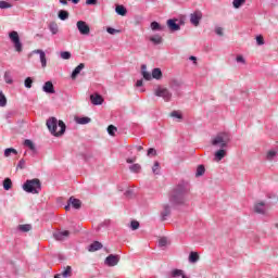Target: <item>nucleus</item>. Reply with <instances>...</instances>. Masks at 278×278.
I'll list each match as a JSON object with an SVG mask.
<instances>
[{
	"label": "nucleus",
	"instance_id": "nucleus-33",
	"mask_svg": "<svg viewBox=\"0 0 278 278\" xmlns=\"http://www.w3.org/2000/svg\"><path fill=\"white\" fill-rule=\"evenodd\" d=\"M18 230L23 231L24 233H27V231H31V225L29 224L20 225Z\"/></svg>",
	"mask_w": 278,
	"mask_h": 278
},
{
	"label": "nucleus",
	"instance_id": "nucleus-28",
	"mask_svg": "<svg viewBox=\"0 0 278 278\" xmlns=\"http://www.w3.org/2000/svg\"><path fill=\"white\" fill-rule=\"evenodd\" d=\"M24 147H28V149H30V151L36 152V146L34 144L33 140L26 139L24 141Z\"/></svg>",
	"mask_w": 278,
	"mask_h": 278
},
{
	"label": "nucleus",
	"instance_id": "nucleus-58",
	"mask_svg": "<svg viewBox=\"0 0 278 278\" xmlns=\"http://www.w3.org/2000/svg\"><path fill=\"white\" fill-rule=\"evenodd\" d=\"M126 162L127 164H134V162H136V159H127Z\"/></svg>",
	"mask_w": 278,
	"mask_h": 278
},
{
	"label": "nucleus",
	"instance_id": "nucleus-34",
	"mask_svg": "<svg viewBox=\"0 0 278 278\" xmlns=\"http://www.w3.org/2000/svg\"><path fill=\"white\" fill-rule=\"evenodd\" d=\"M3 188L4 190H12V179L5 178L3 180Z\"/></svg>",
	"mask_w": 278,
	"mask_h": 278
},
{
	"label": "nucleus",
	"instance_id": "nucleus-7",
	"mask_svg": "<svg viewBox=\"0 0 278 278\" xmlns=\"http://www.w3.org/2000/svg\"><path fill=\"white\" fill-rule=\"evenodd\" d=\"M76 27L81 36H90V26L84 21H78Z\"/></svg>",
	"mask_w": 278,
	"mask_h": 278
},
{
	"label": "nucleus",
	"instance_id": "nucleus-48",
	"mask_svg": "<svg viewBox=\"0 0 278 278\" xmlns=\"http://www.w3.org/2000/svg\"><path fill=\"white\" fill-rule=\"evenodd\" d=\"M166 244H168V240L166 238H161L159 240V247H166Z\"/></svg>",
	"mask_w": 278,
	"mask_h": 278
},
{
	"label": "nucleus",
	"instance_id": "nucleus-54",
	"mask_svg": "<svg viewBox=\"0 0 278 278\" xmlns=\"http://www.w3.org/2000/svg\"><path fill=\"white\" fill-rule=\"evenodd\" d=\"M17 168H21V169L25 168V159L20 160L17 164Z\"/></svg>",
	"mask_w": 278,
	"mask_h": 278
},
{
	"label": "nucleus",
	"instance_id": "nucleus-26",
	"mask_svg": "<svg viewBox=\"0 0 278 278\" xmlns=\"http://www.w3.org/2000/svg\"><path fill=\"white\" fill-rule=\"evenodd\" d=\"M150 27L152 31H162V29H164V27H162V25H160L157 22H152Z\"/></svg>",
	"mask_w": 278,
	"mask_h": 278
},
{
	"label": "nucleus",
	"instance_id": "nucleus-61",
	"mask_svg": "<svg viewBox=\"0 0 278 278\" xmlns=\"http://www.w3.org/2000/svg\"><path fill=\"white\" fill-rule=\"evenodd\" d=\"M190 60H192L193 62H197V56H190Z\"/></svg>",
	"mask_w": 278,
	"mask_h": 278
},
{
	"label": "nucleus",
	"instance_id": "nucleus-1",
	"mask_svg": "<svg viewBox=\"0 0 278 278\" xmlns=\"http://www.w3.org/2000/svg\"><path fill=\"white\" fill-rule=\"evenodd\" d=\"M231 142V135L228 132H219L213 140V147H219L220 149L215 152V162H220L224 157H227V144Z\"/></svg>",
	"mask_w": 278,
	"mask_h": 278
},
{
	"label": "nucleus",
	"instance_id": "nucleus-17",
	"mask_svg": "<svg viewBox=\"0 0 278 278\" xmlns=\"http://www.w3.org/2000/svg\"><path fill=\"white\" fill-rule=\"evenodd\" d=\"M103 249V244L99 241H94L93 243H91L89 247H88V251L90 253H94V251H99Z\"/></svg>",
	"mask_w": 278,
	"mask_h": 278
},
{
	"label": "nucleus",
	"instance_id": "nucleus-22",
	"mask_svg": "<svg viewBox=\"0 0 278 278\" xmlns=\"http://www.w3.org/2000/svg\"><path fill=\"white\" fill-rule=\"evenodd\" d=\"M115 12L119 14V16H126L127 15V9L123 5H117L115 8Z\"/></svg>",
	"mask_w": 278,
	"mask_h": 278
},
{
	"label": "nucleus",
	"instance_id": "nucleus-47",
	"mask_svg": "<svg viewBox=\"0 0 278 278\" xmlns=\"http://www.w3.org/2000/svg\"><path fill=\"white\" fill-rule=\"evenodd\" d=\"M142 167L140 166V164H134L130 166V170L132 173H138Z\"/></svg>",
	"mask_w": 278,
	"mask_h": 278
},
{
	"label": "nucleus",
	"instance_id": "nucleus-20",
	"mask_svg": "<svg viewBox=\"0 0 278 278\" xmlns=\"http://www.w3.org/2000/svg\"><path fill=\"white\" fill-rule=\"evenodd\" d=\"M70 203L75 210H79L81 207V200L79 199L70 198Z\"/></svg>",
	"mask_w": 278,
	"mask_h": 278
},
{
	"label": "nucleus",
	"instance_id": "nucleus-51",
	"mask_svg": "<svg viewBox=\"0 0 278 278\" xmlns=\"http://www.w3.org/2000/svg\"><path fill=\"white\" fill-rule=\"evenodd\" d=\"M256 42H257L258 46L264 45V37L262 35H258L256 37Z\"/></svg>",
	"mask_w": 278,
	"mask_h": 278
},
{
	"label": "nucleus",
	"instance_id": "nucleus-56",
	"mask_svg": "<svg viewBox=\"0 0 278 278\" xmlns=\"http://www.w3.org/2000/svg\"><path fill=\"white\" fill-rule=\"evenodd\" d=\"M87 5H97V0H86Z\"/></svg>",
	"mask_w": 278,
	"mask_h": 278
},
{
	"label": "nucleus",
	"instance_id": "nucleus-6",
	"mask_svg": "<svg viewBox=\"0 0 278 278\" xmlns=\"http://www.w3.org/2000/svg\"><path fill=\"white\" fill-rule=\"evenodd\" d=\"M154 94L156 97H161L162 99H164V101H170V99L173 98V93H170V91L166 88H162V87H159Z\"/></svg>",
	"mask_w": 278,
	"mask_h": 278
},
{
	"label": "nucleus",
	"instance_id": "nucleus-3",
	"mask_svg": "<svg viewBox=\"0 0 278 278\" xmlns=\"http://www.w3.org/2000/svg\"><path fill=\"white\" fill-rule=\"evenodd\" d=\"M46 125L52 134V136H55L56 138H60V136H64L66 131V124H64L63 121H58L55 117H50L47 119Z\"/></svg>",
	"mask_w": 278,
	"mask_h": 278
},
{
	"label": "nucleus",
	"instance_id": "nucleus-32",
	"mask_svg": "<svg viewBox=\"0 0 278 278\" xmlns=\"http://www.w3.org/2000/svg\"><path fill=\"white\" fill-rule=\"evenodd\" d=\"M150 42H153V45H162V36L156 35V36L150 37Z\"/></svg>",
	"mask_w": 278,
	"mask_h": 278
},
{
	"label": "nucleus",
	"instance_id": "nucleus-10",
	"mask_svg": "<svg viewBox=\"0 0 278 278\" xmlns=\"http://www.w3.org/2000/svg\"><path fill=\"white\" fill-rule=\"evenodd\" d=\"M42 90L47 94H55V87L53 86V83L51 80L45 83Z\"/></svg>",
	"mask_w": 278,
	"mask_h": 278
},
{
	"label": "nucleus",
	"instance_id": "nucleus-14",
	"mask_svg": "<svg viewBox=\"0 0 278 278\" xmlns=\"http://www.w3.org/2000/svg\"><path fill=\"white\" fill-rule=\"evenodd\" d=\"M53 236L55 240L62 241V240H66V238L71 236V231L68 230L59 231V232H55Z\"/></svg>",
	"mask_w": 278,
	"mask_h": 278
},
{
	"label": "nucleus",
	"instance_id": "nucleus-8",
	"mask_svg": "<svg viewBox=\"0 0 278 278\" xmlns=\"http://www.w3.org/2000/svg\"><path fill=\"white\" fill-rule=\"evenodd\" d=\"M203 18V13L201 11H195L190 15V23L194 25V27H199L201 20Z\"/></svg>",
	"mask_w": 278,
	"mask_h": 278
},
{
	"label": "nucleus",
	"instance_id": "nucleus-36",
	"mask_svg": "<svg viewBox=\"0 0 278 278\" xmlns=\"http://www.w3.org/2000/svg\"><path fill=\"white\" fill-rule=\"evenodd\" d=\"M245 2L247 0H233L232 5L238 10V8L244 5Z\"/></svg>",
	"mask_w": 278,
	"mask_h": 278
},
{
	"label": "nucleus",
	"instance_id": "nucleus-21",
	"mask_svg": "<svg viewBox=\"0 0 278 278\" xmlns=\"http://www.w3.org/2000/svg\"><path fill=\"white\" fill-rule=\"evenodd\" d=\"M152 78L157 80L162 79V70L160 67L152 70Z\"/></svg>",
	"mask_w": 278,
	"mask_h": 278
},
{
	"label": "nucleus",
	"instance_id": "nucleus-39",
	"mask_svg": "<svg viewBox=\"0 0 278 278\" xmlns=\"http://www.w3.org/2000/svg\"><path fill=\"white\" fill-rule=\"evenodd\" d=\"M49 29H50L51 34H53V35L58 34V31H59V27L55 23H51L49 26Z\"/></svg>",
	"mask_w": 278,
	"mask_h": 278
},
{
	"label": "nucleus",
	"instance_id": "nucleus-19",
	"mask_svg": "<svg viewBox=\"0 0 278 278\" xmlns=\"http://www.w3.org/2000/svg\"><path fill=\"white\" fill-rule=\"evenodd\" d=\"M162 220H166L167 216H170V206L168 204H165L163 206V212L161 213Z\"/></svg>",
	"mask_w": 278,
	"mask_h": 278
},
{
	"label": "nucleus",
	"instance_id": "nucleus-41",
	"mask_svg": "<svg viewBox=\"0 0 278 278\" xmlns=\"http://www.w3.org/2000/svg\"><path fill=\"white\" fill-rule=\"evenodd\" d=\"M8 8H12V4L5 1H0V10H8Z\"/></svg>",
	"mask_w": 278,
	"mask_h": 278
},
{
	"label": "nucleus",
	"instance_id": "nucleus-62",
	"mask_svg": "<svg viewBox=\"0 0 278 278\" xmlns=\"http://www.w3.org/2000/svg\"><path fill=\"white\" fill-rule=\"evenodd\" d=\"M65 210H66V212H68V210H71V205H66Z\"/></svg>",
	"mask_w": 278,
	"mask_h": 278
},
{
	"label": "nucleus",
	"instance_id": "nucleus-18",
	"mask_svg": "<svg viewBox=\"0 0 278 278\" xmlns=\"http://www.w3.org/2000/svg\"><path fill=\"white\" fill-rule=\"evenodd\" d=\"M141 75L147 81H151V79H153L151 73L147 72V66L144 64L141 65Z\"/></svg>",
	"mask_w": 278,
	"mask_h": 278
},
{
	"label": "nucleus",
	"instance_id": "nucleus-15",
	"mask_svg": "<svg viewBox=\"0 0 278 278\" xmlns=\"http://www.w3.org/2000/svg\"><path fill=\"white\" fill-rule=\"evenodd\" d=\"M34 53H38L42 68H47V54L42 50H35Z\"/></svg>",
	"mask_w": 278,
	"mask_h": 278
},
{
	"label": "nucleus",
	"instance_id": "nucleus-35",
	"mask_svg": "<svg viewBox=\"0 0 278 278\" xmlns=\"http://www.w3.org/2000/svg\"><path fill=\"white\" fill-rule=\"evenodd\" d=\"M197 177H201L205 175V166L199 165L195 173Z\"/></svg>",
	"mask_w": 278,
	"mask_h": 278
},
{
	"label": "nucleus",
	"instance_id": "nucleus-2",
	"mask_svg": "<svg viewBox=\"0 0 278 278\" xmlns=\"http://www.w3.org/2000/svg\"><path fill=\"white\" fill-rule=\"evenodd\" d=\"M190 192V185L188 182L178 184L169 194V202L172 205H181L186 203V197Z\"/></svg>",
	"mask_w": 278,
	"mask_h": 278
},
{
	"label": "nucleus",
	"instance_id": "nucleus-11",
	"mask_svg": "<svg viewBox=\"0 0 278 278\" xmlns=\"http://www.w3.org/2000/svg\"><path fill=\"white\" fill-rule=\"evenodd\" d=\"M267 210H268V207L266 206V203H264V202H258L254 205V212L256 214H266Z\"/></svg>",
	"mask_w": 278,
	"mask_h": 278
},
{
	"label": "nucleus",
	"instance_id": "nucleus-49",
	"mask_svg": "<svg viewBox=\"0 0 278 278\" xmlns=\"http://www.w3.org/2000/svg\"><path fill=\"white\" fill-rule=\"evenodd\" d=\"M157 170H160V162H155L153 167H152V172L157 175Z\"/></svg>",
	"mask_w": 278,
	"mask_h": 278
},
{
	"label": "nucleus",
	"instance_id": "nucleus-29",
	"mask_svg": "<svg viewBox=\"0 0 278 278\" xmlns=\"http://www.w3.org/2000/svg\"><path fill=\"white\" fill-rule=\"evenodd\" d=\"M276 156H277V151L269 150L266 154V160H268V162H273V160H275Z\"/></svg>",
	"mask_w": 278,
	"mask_h": 278
},
{
	"label": "nucleus",
	"instance_id": "nucleus-53",
	"mask_svg": "<svg viewBox=\"0 0 278 278\" xmlns=\"http://www.w3.org/2000/svg\"><path fill=\"white\" fill-rule=\"evenodd\" d=\"M148 155H153V156H155V155H157V151H156L155 149H153V148H150V149L148 150Z\"/></svg>",
	"mask_w": 278,
	"mask_h": 278
},
{
	"label": "nucleus",
	"instance_id": "nucleus-59",
	"mask_svg": "<svg viewBox=\"0 0 278 278\" xmlns=\"http://www.w3.org/2000/svg\"><path fill=\"white\" fill-rule=\"evenodd\" d=\"M60 3H62V5H67L68 4V0H60Z\"/></svg>",
	"mask_w": 278,
	"mask_h": 278
},
{
	"label": "nucleus",
	"instance_id": "nucleus-63",
	"mask_svg": "<svg viewBox=\"0 0 278 278\" xmlns=\"http://www.w3.org/2000/svg\"><path fill=\"white\" fill-rule=\"evenodd\" d=\"M72 2L77 4V3H79V0H72Z\"/></svg>",
	"mask_w": 278,
	"mask_h": 278
},
{
	"label": "nucleus",
	"instance_id": "nucleus-57",
	"mask_svg": "<svg viewBox=\"0 0 278 278\" xmlns=\"http://www.w3.org/2000/svg\"><path fill=\"white\" fill-rule=\"evenodd\" d=\"M136 86L137 88H140L142 86V79L137 80Z\"/></svg>",
	"mask_w": 278,
	"mask_h": 278
},
{
	"label": "nucleus",
	"instance_id": "nucleus-42",
	"mask_svg": "<svg viewBox=\"0 0 278 278\" xmlns=\"http://www.w3.org/2000/svg\"><path fill=\"white\" fill-rule=\"evenodd\" d=\"M170 116H172L173 118H179L180 121H181V118H184V115H181V113H180L179 111H173V112L170 113Z\"/></svg>",
	"mask_w": 278,
	"mask_h": 278
},
{
	"label": "nucleus",
	"instance_id": "nucleus-43",
	"mask_svg": "<svg viewBox=\"0 0 278 278\" xmlns=\"http://www.w3.org/2000/svg\"><path fill=\"white\" fill-rule=\"evenodd\" d=\"M106 31H108V34H111V36H114L116 34H121V30H118L116 28H112V27H108Z\"/></svg>",
	"mask_w": 278,
	"mask_h": 278
},
{
	"label": "nucleus",
	"instance_id": "nucleus-52",
	"mask_svg": "<svg viewBox=\"0 0 278 278\" xmlns=\"http://www.w3.org/2000/svg\"><path fill=\"white\" fill-rule=\"evenodd\" d=\"M237 62H239L240 64H247V60H244V56L242 55H237Z\"/></svg>",
	"mask_w": 278,
	"mask_h": 278
},
{
	"label": "nucleus",
	"instance_id": "nucleus-25",
	"mask_svg": "<svg viewBox=\"0 0 278 278\" xmlns=\"http://www.w3.org/2000/svg\"><path fill=\"white\" fill-rule=\"evenodd\" d=\"M8 105V99L5 98V94H3V91L0 89V108H5Z\"/></svg>",
	"mask_w": 278,
	"mask_h": 278
},
{
	"label": "nucleus",
	"instance_id": "nucleus-30",
	"mask_svg": "<svg viewBox=\"0 0 278 278\" xmlns=\"http://www.w3.org/2000/svg\"><path fill=\"white\" fill-rule=\"evenodd\" d=\"M4 81L5 84H14V80L12 79V73L10 71L4 73Z\"/></svg>",
	"mask_w": 278,
	"mask_h": 278
},
{
	"label": "nucleus",
	"instance_id": "nucleus-44",
	"mask_svg": "<svg viewBox=\"0 0 278 278\" xmlns=\"http://www.w3.org/2000/svg\"><path fill=\"white\" fill-rule=\"evenodd\" d=\"M31 84H34V79H31V77H27L24 81L25 88H31Z\"/></svg>",
	"mask_w": 278,
	"mask_h": 278
},
{
	"label": "nucleus",
	"instance_id": "nucleus-64",
	"mask_svg": "<svg viewBox=\"0 0 278 278\" xmlns=\"http://www.w3.org/2000/svg\"><path fill=\"white\" fill-rule=\"evenodd\" d=\"M276 227L278 228V224H276Z\"/></svg>",
	"mask_w": 278,
	"mask_h": 278
},
{
	"label": "nucleus",
	"instance_id": "nucleus-4",
	"mask_svg": "<svg viewBox=\"0 0 278 278\" xmlns=\"http://www.w3.org/2000/svg\"><path fill=\"white\" fill-rule=\"evenodd\" d=\"M23 190L30 194H38L42 190V184L38 178L26 180V184L23 185Z\"/></svg>",
	"mask_w": 278,
	"mask_h": 278
},
{
	"label": "nucleus",
	"instance_id": "nucleus-23",
	"mask_svg": "<svg viewBox=\"0 0 278 278\" xmlns=\"http://www.w3.org/2000/svg\"><path fill=\"white\" fill-rule=\"evenodd\" d=\"M189 262L191 264H197V262H199V253L190 252V254H189Z\"/></svg>",
	"mask_w": 278,
	"mask_h": 278
},
{
	"label": "nucleus",
	"instance_id": "nucleus-13",
	"mask_svg": "<svg viewBox=\"0 0 278 278\" xmlns=\"http://www.w3.org/2000/svg\"><path fill=\"white\" fill-rule=\"evenodd\" d=\"M167 27L170 31H179L181 29V26L177 24V20H168Z\"/></svg>",
	"mask_w": 278,
	"mask_h": 278
},
{
	"label": "nucleus",
	"instance_id": "nucleus-16",
	"mask_svg": "<svg viewBox=\"0 0 278 278\" xmlns=\"http://www.w3.org/2000/svg\"><path fill=\"white\" fill-rule=\"evenodd\" d=\"M84 68H86V64L84 63H80L78 66H76L75 70L72 72V79H77V75H79V73H81Z\"/></svg>",
	"mask_w": 278,
	"mask_h": 278
},
{
	"label": "nucleus",
	"instance_id": "nucleus-60",
	"mask_svg": "<svg viewBox=\"0 0 278 278\" xmlns=\"http://www.w3.org/2000/svg\"><path fill=\"white\" fill-rule=\"evenodd\" d=\"M136 149H137V151H142L143 148H142V146H137Z\"/></svg>",
	"mask_w": 278,
	"mask_h": 278
},
{
	"label": "nucleus",
	"instance_id": "nucleus-24",
	"mask_svg": "<svg viewBox=\"0 0 278 278\" xmlns=\"http://www.w3.org/2000/svg\"><path fill=\"white\" fill-rule=\"evenodd\" d=\"M75 121L78 125H88L91 119L90 117H76Z\"/></svg>",
	"mask_w": 278,
	"mask_h": 278
},
{
	"label": "nucleus",
	"instance_id": "nucleus-27",
	"mask_svg": "<svg viewBox=\"0 0 278 278\" xmlns=\"http://www.w3.org/2000/svg\"><path fill=\"white\" fill-rule=\"evenodd\" d=\"M58 16H59V18H60L61 21H66V20L68 18L70 14H68V11H66V10H61V11H59Z\"/></svg>",
	"mask_w": 278,
	"mask_h": 278
},
{
	"label": "nucleus",
	"instance_id": "nucleus-40",
	"mask_svg": "<svg viewBox=\"0 0 278 278\" xmlns=\"http://www.w3.org/2000/svg\"><path fill=\"white\" fill-rule=\"evenodd\" d=\"M140 228V223L138 220H131L130 223V229H132V231H136V229Z\"/></svg>",
	"mask_w": 278,
	"mask_h": 278
},
{
	"label": "nucleus",
	"instance_id": "nucleus-45",
	"mask_svg": "<svg viewBox=\"0 0 278 278\" xmlns=\"http://www.w3.org/2000/svg\"><path fill=\"white\" fill-rule=\"evenodd\" d=\"M181 275H184V270L181 269H174L172 271V277H181Z\"/></svg>",
	"mask_w": 278,
	"mask_h": 278
},
{
	"label": "nucleus",
	"instance_id": "nucleus-50",
	"mask_svg": "<svg viewBox=\"0 0 278 278\" xmlns=\"http://www.w3.org/2000/svg\"><path fill=\"white\" fill-rule=\"evenodd\" d=\"M179 86H181V83H179L178 80L170 81V88H179Z\"/></svg>",
	"mask_w": 278,
	"mask_h": 278
},
{
	"label": "nucleus",
	"instance_id": "nucleus-37",
	"mask_svg": "<svg viewBox=\"0 0 278 278\" xmlns=\"http://www.w3.org/2000/svg\"><path fill=\"white\" fill-rule=\"evenodd\" d=\"M116 131H118V128H116V126L110 125V126L108 127V134H109L110 136H114V135L116 134Z\"/></svg>",
	"mask_w": 278,
	"mask_h": 278
},
{
	"label": "nucleus",
	"instance_id": "nucleus-9",
	"mask_svg": "<svg viewBox=\"0 0 278 278\" xmlns=\"http://www.w3.org/2000/svg\"><path fill=\"white\" fill-rule=\"evenodd\" d=\"M118 262H121V256L114 254L109 255L104 261L106 266H116Z\"/></svg>",
	"mask_w": 278,
	"mask_h": 278
},
{
	"label": "nucleus",
	"instance_id": "nucleus-5",
	"mask_svg": "<svg viewBox=\"0 0 278 278\" xmlns=\"http://www.w3.org/2000/svg\"><path fill=\"white\" fill-rule=\"evenodd\" d=\"M9 38L17 53H23V42H21V37L18 31L12 30L9 33Z\"/></svg>",
	"mask_w": 278,
	"mask_h": 278
},
{
	"label": "nucleus",
	"instance_id": "nucleus-38",
	"mask_svg": "<svg viewBox=\"0 0 278 278\" xmlns=\"http://www.w3.org/2000/svg\"><path fill=\"white\" fill-rule=\"evenodd\" d=\"M61 275H62L63 278L71 277V275H72L71 266H67V267L61 273Z\"/></svg>",
	"mask_w": 278,
	"mask_h": 278
},
{
	"label": "nucleus",
	"instance_id": "nucleus-55",
	"mask_svg": "<svg viewBox=\"0 0 278 278\" xmlns=\"http://www.w3.org/2000/svg\"><path fill=\"white\" fill-rule=\"evenodd\" d=\"M215 34H217V36H223V27H216Z\"/></svg>",
	"mask_w": 278,
	"mask_h": 278
},
{
	"label": "nucleus",
	"instance_id": "nucleus-46",
	"mask_svg": "<svg viewBox=\"0 0 278 278\" xmlns=\"http://www.w3.org/2000/svg\"><path fill=\"white\" fill-rule=\"evenodd\" d=\"M61 58L62 60H71V52L68 51L61 52Z\"/></svg>",
	"mask_w": 278,
	"mask_h": 278
},
{
	"label": "nucleus",
	"instance_id": "nucleus-12",
	"mask_svg": "<svg viewBox=\"0 0 278 278\" xmlns=\"http://www.w3.org/2000/svg\"><path fill=\"white\" fill-rule=\"evenodd\" d=\"M90 101L93 105H102L103 104V96H101L99 93L91 94Z\"/></svg>",
	"mask_w": 278,
	"mask_h": 278
},
{
	"label": "nucleus",
	"instance_id": "nucleus-31",
	"mask_svg": "<svg viewBox=\"0 0 278 278\" xmlns=\"http://www.w3.org/2000/svg\"><path fill=\"white\" fill-rule=\"evenodd\" d=\"M12 153L14 154V155H17V151H16V149H14V148H8V149H5L4 150V157H10V155H12Z\"/></svg>",
	"mask_w": 278,
	"mask_h": 278
}]
</instances>
